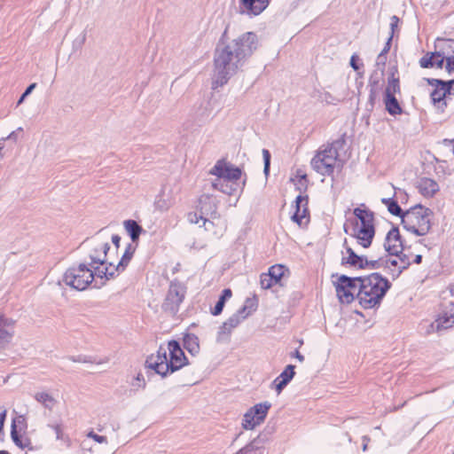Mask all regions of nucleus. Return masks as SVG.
<instances>
[{
	"mask_svg": "<svg viewBox=\"0 0 454 454\" xmlns=\"http://www.w3.org/2000/svg\"><path fill=\"white\" fill-rule=\"evenodd\" d=\"M258 46V36L254 32L244 33L231 40H220L214 56V88L226 84Z\"/></svg>",
	"mask_w": 454,
	"mask_h": 454,
	"instance_id": "1",
	"label": "nucleus"
},
{
	"mask_svg": "<svg viewBox=\"0 0 454 454\" xmlns=\"http://www.w3.org/2000/svg\"><path fill=\"white\" fill-rule=\"evenodd\" d=\"M187 363L184 352L176 340L161 344L156 354L147 357L145 365L156 373L165 377L168 372L181 369Z\"/></svg>",
	"mask_w": 454,
	"mask_h": 454,
	"instance_id": "2",
	"label": "nucleus"
},
{
	"mask_svg": "<svg viewBox=\"0 0 454 454\" xmlns=\"http://www.w3.org/2000/svg\"><path fill=\"white\" fill-rule=\"evenodd\" d=\"M109 236H106L101 230L96 236L87 241L90 247L89 265L94 270L98 278L109 279L114 276V261L111 258V247L109 245Z\"/></svg>",
	"mask_w": 454,
	"mask_h": 454,
	"instance_id": "3",
	"label": "nucleus"
},
{
	"mask_svg": "<svg viewBox=\"0 0 454 454\" xmlns=\"http://www.w3.org/2000/svg\"><path fill=\"white\" fill-rule=\"evenodd\" d=\"M390 286V282L379 273L363 277L356 294L359 303L364 309H372L380 305Z\"/></svg>",
	"mask_w": 454,
	"mask_h": 454,
	"instance_id": "4",
	"label": "nucleus"
},
{
	"mask_svg": "<svg viewBox=\"0 0 454 454\" xmlns=\"http://www.w3.org/2000/svg\"><path fill=\"white\" fill-rule=\"evenodd\" d=\"M433 212L418 204L404 212L402 215V224L405 230L417 235L424 236L431 229Z\"/></svg>",
	"mask_w": 454,
	"mask_h": 454,
	"instance_id": "5",
	"label": "nucleus"
},
{
	"mask_svg": "<svg viewBox=\"0 0 454 454\" xmlns=\"http://www.w3.org/2000/svg\"><path fill=\"white\" fill-rule=\"evenodd\" d=\"M339 144V141H335L324 145L312 158L310 164L317 173L322 176L333 175L338 161L339 153L337 145Z\"/></svg>",
	"mask_w": 454,
	"mask_h": 454,
	"instance_id": "6",
	"label": "nucleus"
},
{
	"mask_svg": "<svg viewBox=\"0 0 454 454\" xmlns=\"http://www.w3.org/2000/svg\"><path fill=\"white\" fill-rule=\"evenodd\" d=\"M97 275L87 263H79L69 267L64 273L62 281L65 285L77 291L85 290Z\"/></svg>",
	"mask_w": 454,
	"mask_h": 454,
	"instance_id": "7",
	"label": "nucleus"
},
{
	"mask_svg": "<svg viewBox=\"0 0 454 454\" xmlns=\"http://www.w3.org/2000/svg\"><path fill=\"white\" fill-rule=\"evenodd\" d=\"M255 309L256 303L252 299H247L245 304L222 325L218 332L217 340L222 341L228 338L231 331Z\"/></svg>",
	"mask_w": 454,
	"mask_h": 454,
	"instance_id": "8",
	"label": "nucleus"
},
{
	"mask_svg": "<svg viewBox=\"0 0 454 454\" xmlns=\"http://www.w3.org/2000/svg\"><path fill=\"white\" fill-rule=\"evenodd\" d=\"M271 404L269 402L257 403L251 407L245 414L242 427L246 430H253L261 425L266 419Z\"/></svg>",
	"mask_w": 454,
	"mask_h": 454,
	"instance_id": "9",
	"label": "nucleus"
},
{
	"mask_svg": "<svg viewBox=\"0 0 454 454\" xmlns=\"http://www.w3.org/2000/svg\"><path fill=\"white\" fill-rule=\"evenodd\" d=\"M410 265L411 259L409 255L403 252L388 254L384 259V267L394 278L399 277Z\"/></svg>",
	"mask_w": 454,
	"mask_h": 454,
	"instance_id": "10",
	"label": "nucleus"
},
{
	"mask_svg": "<svg viewBox=\"0 0 454 454\" xmlns=\"http://www.w3.org/2000/svg\"><path fill=\"white\" fill-rule=\"evenodd\" d=\"M184 287L179 283L172 282L162 304L163 309L171 313L176 312L184 298Z\"/></svg>",
	"mask_w": 454,
	"mask_h": 454,
	"instance_id": "11",
	"label": "nucleus"
},
{
	"mask_svg": "<svg viewBox=\"0 0 454 454\" xmlns=\"http://www.w3.org/2000/svg\"><path fill=\"white\" fill-rule=\"evenodd\" d=\"M211 175L216 176L217 178L224 179L225 181L234 182L238 181L242 175L241 169L232 164L227 163L223 160H218L215 165L210 169Z\"/></svg>",
	"mask_w": 454,
	"mask_h": 454,
	"instance_id": "12",
	"label": "nucleus"
},
{
	"mask_svg": "<svg viewBox=\"0 0 454 454\" xmlns=\"http://www.w3.org/2000/svg\"><path fill=\"white\" fill-rule=\"evenodd\" d=\"M454 326V303L450 302L438 315L434 322L430 325L433 331L447 330Z\"/></svg>",
	"mask_w": 454,
	"mask_h": 454,
	"instance_id": "13",
	"label": "nucleus"
},
{
	"mask_svg": "<svg viewBox=\"0 0 454 454\" xmlns=\"http://www.w3.org/2000/svg\"><path fill=\"white\" fill-rule=\"evenodd\" d=\"M403 242L397 227H392L384 241V250L388 254H396L403 252Z\"/></svg>",
	"mask_w": 454,
	"mask_h": 454,
	"instance_id": "14",
	"label": "nucleus"
},
{
	"mask_svg": "<svg viewBox=\"0 0 454 454\" xmlns=\"http://www.w3.org/2000/svg\"><path fill=\"white\" fill-rule=\"evenodd\" d=\"M14 334V321L0 316V349L5 348Z\"/></svg>",
	"mask_w": 454,
	"mask_h": 454,
	"instance_id": "15",
	"label": "nucleus"
},
{
	"mask_svg": "<svg viewBox=\"0 0 454 454\" xmlns=\"http://www.w3.org/2000/svg\"><path fill=\"white\" fill-rule=\"evenodd\" d=\"M269 0H240L239 9L241 13L247 15H259L268 6Z\"/></svg>",
	"mask_w": 454,
	"mask_h": 454,
	"instance_id": "16",
	"label": "nucleus"
},
{
	"mask_svg": "<svg viewBox=\"0 0 454 454\" xmlns=\"http://www.w3.org/2000/svg\"><path fill=\"white\" fill-rule=\"evenodd\" d=\"M308 199L302 195H298L295 200V212L292 215V220L299 226H302L308 223Z\"/></svg>",
	"mask_w": 454,
	"mask_h": 454,
	"instance_id": "17",
	"label": "nucleus"
},
{
	"mask_svg": "<svg viewBox=\"0 0 454 454\" xmlns=\"http://www.w3.org/2000/svg\"><path fill=\"white\" fill-rule=\"evenodd\" d=\"M435 51L433 55L438 58L450 59L454 57V39L437 38L434 43Z\"/></svg>",
	"mask_w": 454,
	"mask_h": 454,
	"instance_id": "18",
	"label": "nucleus"
},
{
	"mask_svg": "<svg viewBox=\"0 0 454 454\" xmlns=\"http://www.w3.org/2000/svg\"><path fill=\"white\" fill-rule=\"evenodd\" d=\"M199 211L207 218L217 217V206L214 198L208 195H202L199 200Z\"/></svg>",
	"mask_w": 454,
	"mask_h": 454,
	"instance_id": "19",
	"label": "nucleus"
},
{
	"mask_svg": "<svg viewBox=\"0 0 454 454\" xmlns=\"http://www.w3.org/2000/svg\"><path fill=\"white\" fill-rule=\"evenodd\" d=\"M374 235V227H354V236L357 243L364 248L371 246Z\"/></svg>",
	"mask_w": 454,
	"mask_h": 454,
	"instance_id": "20",
	"label": "nucleus"
},
{
	"mask_svg": "<svg viewBox=\"0 0 454 454\" xmlns=\"http://www.w3.org/2000/svg\"><path fill=\"white\" fill-rule=\"evenodd\" d=\"M353 214L357 218V222L355 227H374L373 213L365 207L364 204H362L360 207H356L353 210Z\"/></svg>",
	"mask_w": 454,
	"mask_h": 454,
	"instance_id": "21",
	"label": "nucleus"
},
{
	"mask_svg": "<svg viewBox=\"0 0 454 454\" xmlns=\"http://www.w3.org/2000/svg\"><path fill=\"white\" fill-rule=\"evenodd\" d=\"M435 82L438 85L431 93V98L434 104L440 103L444 99L448 93H450L451 86L454 83V78L447 82L441 80H435Z\"/></svg>",
	"mask_w": 454,
	"mask_h": 454,
	"instance_id": "22",
	"label": "nucleus"
},
{
	"mask_svg": "<svg viewBox=\"0 0 454 454\" xmlns=\"http://www.w3.org/2000/svg\"><path fill=\"white\" fill-rule=\"evenodd\" d=\"M419 192L425 197H433L439 190L438 184L430 178H422L418 184Z\"/></svg>",
	"mask_w": 454,
	"mask_h": 454,
	"instance_id": "23",
	"label": "nucleus"
},
{
	"mask_svg": "<svg viewBox=\"0 0 454 454\" xmlns=\"http://www.w3.org/2000/svg\"><path fill=\"white\" fill-rule=\"evenodd\" d=\"M346 252L348 256L343 255L341 259L342 264L348 263L351 266L363 268V264H366V257L363 255H357L352 248L347 247Z\"/></svg>",
	"mask_w": 454,
	"mask_h": 454,
	"instance_id": "24",
	"label": "nucleus"
},
{
	"mask_svg": "<svg viewBox=\"0 0 454 454\" xmlns=\"http://www.w3.org/2000/svg\"><path fill=\"white\" fill-rule=\"evenodd\" d=\"M135 252V247H133L131 244H129L121 257V259L119 262L114 261V267L111 268V270H114V273L116 271H122L131 260L133 254Z\"/></svg>",
	"mask_w": 454,
	"mask_h": 454,
	"instance_id": "25",
	"label": "nucleus"
},
{
	"mask_svg": "<svg viewBox=\"0 0 454 454\" xmlns=\"http://www.w3.org/2000/svg\"><path fill=\"white\" fill-rule=\"evenodd\" d=\"M212 186L215 190H219L225 194L231 195L236 192L238 184L234 182H229L225 181L224 179L222 180L221 178H216L212 183Z\"/></svg>",
	"mask_w": 454,
	"mask_h": 454,
	"instance_id": "26",
	"label": "nucleus"
},
{
	"mask_svg": "<svg viewBox=\"0 0 454 454\" xmlns=\"http://www.w3.org/2000/svg\"><path fill=\"white\" fill-rule=\"evenodd\" d=\"M363 279V277H357V278H349L345 275H342L338 279V284L341 285L342 286L348 288L352 291H354V294H357L358 289L360 288V283Z\"/></svg>",
	"mask_w": 454,
	"mask_h": 454,
	"instance_id": "27",
	"label": "nucleus"
},
{
	"mask_svg": "<svg viewBox=\"0 0 454 454\" xmlns=\"http://www.w3.org/2000/svg\"><path fill=\"white\" fill-rule=\"evenodd\" d=\"M396 69H394L388 77L387 85L385 90L384 96H395L400 93L399 78L395 77Z\"/></svg>",
	"mask_w": 454,
	"mask_h": 454,
	"instance_id": "28",
	"label": "nucleus"
},
{
	"mask_svg": "<svg viewBox=\"0 0 454 454\" xmlns=\"http://www.w3.org/2000/svg\"><path fill=\"white\" fill-rule=\"evenodd\" d=\"M124 228L133 242L138 240L143 231V228L135 220H126L124 222Z\"/></svg>",
	"mask_w": 454,
	"mask_h": 454,
	"instance_id": "29",
	"label": "nucleus"
},
{
	"mask_svg": "<svg viewBox=\"0 0 454 454\" xmlns=\"http://www.w3.org/2000/svg\"><path fill=\"white\" fill-rule=\"evenodd\" d=\"M335 290L337 296L341 303H350L353 301L355 295H356L354 294V291L346 288L338 283L335 285Z\"/></svg>",
	"mask_w": 454,
	"mask_h": 454,
	"instance_id": "30",
	"label": "nucleus"
},
{
	"mask_svg": "<svg viewBox=\"0 0 454 454\" xmlns=\"http://www.w3.org/2000/svg\"><path fill=\"white\" fill-rule=\"evenodd\" d=\"M384 104L386 110L391 115L400 114L403 111L395 96H384Z\"/></svg>",
	"mask_w": 454,
	"mask_h": 454,
	"instance_id": "31",
	"label": "nucleus"
},
{
	"mask_svg": "<svg viewBox=\"0 0 454 454\" xmlns=\"http://www.w3.org/2000/svg\"><path fill=\"white\" fill-rule=\"evenodd\" d=\"M173 205L169 196H166L164 192L160 193L154 201V207L160 212L168 211Z\"/></svg>",
	"mask_w": 454,
	"mask_h": 454,
	"instance_id": "32",
	"label": "nucleus"
},
{
	"mask_svg": "<svg viewBox=\"0 0 454 454\" xmlns=\"http://www.w3.org/2000/svg\"><path fill=\"white\" fill-rule=\"evenodd\" d=\"M35 398L38 403H42L46 409L50 411H51L57 403V400L51 395L46 392L36 393Z\"/></svg>",
	"mask_w": 454,
	"mask_h": 454,
	"instance_id": "33",
	"label": "nucleus"
},
{
	"mask_svg": "<svg viewBox=\"0 0 454 454\" xmlns=\"http://www.w3.org/2000/svg\"><path fill=\"white\" fill-rule=\"evenodd\" d=\"M382 203L387 207L389 213L394 215L400 216L404 215V212L402 210L401 207L398 203L393 199H382Z\"/></svg>",
	"mask_w": 454,
	"mask_h": 454,
	"instance_id": "34",
	"label": "nucleus"
},
{
	"mask_svg": "<svg viewBox=\"0 0 454 454\" xmlns=\"http://www.w3.org/2000/svg\"><path fill=\"white\" fill-rule=\"evenodd\" d=\"M131 389L130 391L137 392L140 389H145L146 387V382L144 375L141 372H138L136 376H134L129 381Z\"/></svg>",
	"mask_w": 454,
	"mask_h": 454,
	"instance_id": "35",
	"label": "nucleus"
},
{
	"mask_svg": "<svg viewBox=\"0 0 454 454\" xmlns=\"http://www.w3.org/2000/svg\"><path fill=\"white\" fill-rule=\"evenodd\" d=\"M11 437L13 442L21 449H25L29 444V440L27 438H22L19 435L14 423L12 426Z\"/></svg>",
	"mask_w": 454,
	"mask_h": 454,
	"instance_id": "36",
	"label": "nucleus"
},
{
	"mask_svg": "<svg viewBox=\"0 0 454 454\" xmlns=\"http://www.w3.org/2000/svg\"><path fill=\"white\" fill-rule=\"evenodd\" d=\"M382 75H383V69H381L380 74L378 73H374L371 75L370 80H369V86L371 87V90H370L371 98H372V97L375 96V94L379 89L380 81Z\"/></svg>",
	"mask_w": 454,
	"mask_h": 454,
	"instance_id": "37",
	"label": "nucleus"
},
{
	"mask_svg": "<svg viewBox=\"0 0 454 454\" xmlns=\"http://www.w3.org/2000/svg\"><path fill=\"white\" fill-rule=\"evenodd\" d=\"M268 273L272 277L273 280H275V283L278 284L284 276L285 268L280 264L273 265L269 269Z\"/></svg>",
	"mask_w": 454,
	"mask_h": 454,
	"instance_id": "38",
	"label": "nucleus"
},
{
	"mask_svg": "<svg viewBox=\"0 0 454 454\" xmlns=\"http://www.w3.org/2000/svg\"><path fill=\"white\" fill-rule=\"evenodd\" d=\"M187 219L191 223H199L200 221H202V226H204L206 229H207L206 224L207 223H212L200 212V214L198 212L189 213L187 215Z\"/></svg>",
	"mask_w": 454,
	"mask_h": 454,
	"instance_id": "39",
	"label": "nucleus"
},
{
	"mask_svg": "<svg viewBox=\"0 0 454 454\" xmlns=\"http://www.w3.org/2000/svg\"><path fill=\"white\" fill-rule=\"evenodd\" d=\"M294 369H295L294 365H293V364L287 365L286 367V369L280 373V375L278 378L280 379V380H283L286 384H288L295 374Z\"/></svg>",
	"mask_w": 454,
	"mask_h": 454,
	"instance_id": "40",
	"label": "nucleus"
},
{
	"mask_svg": "<svg viewBox=\"0 0 454 454\" xmlns=\"http://www.w3.org/2000/svg\"><path fill=\"white\" fill-rule=\"evenodd\" d=\"M198 339L197 337L192 335H188L184 339V346L190 352H198L199 350V344H198Z\"/></svg>",
	"mask_w": 454,
	"mask_h": 454,
	"instance_id": "41",
	"label": "nucleus"
},
{
	"mask_svg": "<svg viewBox=\"0 0 454 454\" xmlns=\"http://www.w3.org/2000/svg\"><path fill=\"white\" fill-rule=\"evenodd\" d=\"M380 267H384V258L379 257L378 259H370L366 258V264H363L362 269H379Z\"/></svg>",
	"mask_w": 454,
	"mask_h": 454,
	"instance_id": "42",
	"label": "nucleus"
},
{
	"mask_svg": "<svg viewBox=\"0 0 454 454\" xmlns=\"http://www.w3.org/2000/svg\"><path fill=\"white\" fill-rule=\"evenodd\" d=\"M260 284L262 288L269 289L276 283L269 273H262L260 278Z\"/></svg>",
	"mask_w": 454,
	"mask_h": 454,
	"instance_id": "43",
	"label": "nucleus"
},
{
	"mask_svg": "<svg viewBox=\"0 0 454 454\" xmlns=\"http://www.w3.org/2000/svg\"><path fill=\"white\" fill-rule=\"evenodd\" d=\"M437 57V55H433V52L431 54L427 53L424 57H422L419 60V65L423 68H429L434 67V59Z\"/></svg>",
	"mask_w": 454,
	"mask_h": 454,
	"instance_id": "44",
	"label": "nucleus"
},
{
	"mask_svg": "<svg viewBox=\"0 0 454 454\" xmlns=\"http://www.w3.org/2000/svg\"><path fill=\"white\" fill-rule=\"evenodd\" d=\"M262 156H263V161H264L263 172L267 176L270 171V153L267 149H263Z\"/></svg>",
	"mask_w": 454,
	"mask_h": 454,
	"instance_id": "45",
	"label": "nucleus"
},
{
	"mask_svg": "<svg viewBox=\"0 0 454 454\" xmlns=\"http://www.w3.org/2000/svg\"><path fill=\"white\" fill-rule=\"evenodd\" d=\"M224 304L225 301H223V299L219 298L218 301L216 302V304L215 305L214 309L211 311L212 314L214 316L221 314L223 309Z\"/></svg>",
	"mask_w": 454,
	"mask_h": 454,
	"instance_id": "46",
	"label": "nucleus"
},
{
	"mask_svg": "<svg viewBox=\"0 0 454 454\" xmlns=\"http://www.w3.org/2000/svg\"><path fill=\"white\" fill-rule=\"evenodd\" d=\"M87 436L89 438L93 439L94 441H96L98 443H106L107 442V439L106 436L98 435V434H95L93 431L89 432Z\"/></svg>",
	"mask_w": 454,
	"mask_h": 454,
	"instance_id": "47",
	"label": "nucleus"
},
{
	"mask_svg": "<svg viewBox=\"0 0 454 454\" xmlns=\"http://www.w3.org/2000/svg\"><path fill=\"white\" fill-rule=\"evenodd\" d=\"M296 177L300 178V180H299L300 189L306 188L307 183H308L307 175L302 173L301 171L298 170Z\"/></svg>",
	"mask_w": 454,
	"mask_h": 454,
	"instance_id": "48",
	"label": "nucleus"
},
{
	"mask_svg": "<svg viewBox=\"0 0 454 454\" xmlns=\"http://www.w3.org/2000/svg\"><path fill=\"white\" fill-rule=\"evenodd\" d=\"M445 69L450 75L454 76V57L446 59Z\"/></svg>",
	"mask_w": 454,
	"mask_h": 454,
	"instance_id": "49",
	"label": "nucleus"
},
{
	"mask_svg": "<svg viewBox=\"0 0 454 454\" xmlns=\"http://www.w3.org/2000/svg\"><path fill=\"white\" fill-rule=\"evenodd\" d=\"M398 23H399V18L397 16H395V15H393L390 18V28H391V35H392V36L394 35L395 30L397 27Z\"/></svg>",
	"mask_w": 454,
	"mask_h": 454,
	"instance_id": "50",
	"label": "nucleus"
},
{
	"mask_svg": "<svg viewBox=\"0 0 454 454\" xmlns=\"http://www.w3.org/2000/svg\"><path fill=\"white\" fill-rule=\"evenodd\" d=\"M276 385V391L278 394H280L284 387L287 385L285 381L280 380L278 377L275 379L274 382Z\"/></svg>",
	"mask_w": 454,
	"mask_h": 454,
	"instance_id": "51",
	"label": "nucleus"
},
{
	"mask_svg": "<svg viewBox=\"0 0 454 454\" xmlns=\"http://www.w3.org/2000/svg\"><path fill=\"white\" fill-rule=\"evenodd\" d=\"M54 431H55V434H56V438L58 440H62L63 439V433H62V430H61V427H60V425L57 424V425H52V426H50Z\"/></svg>",
	"mask_w": 454,
	"mask_h": 454,
	"instance_id": "52",
	"label": "nucleus"
},
{
	"mask_svg": "<svg viewBox=\"0 0 454 454\" xmlns=\"http://www.w3.org/2000/svg\"><path fill=\"white\" fill-rule=\"evenodd\" d=\"M444 61L446 62V59L445 58L435 57L434 59V67H435L437 68H442Z\"/></svg>",
	"mask_w": 454,
	"mask_h": 454,
	"instance_id": "53",
	"label": "nucleus"
},
{
	"mask_svg": "<svg viewBox=\"0 0 454 454\" xmlns=\"http://www.w3.org/2000/svg\"><path fill=\"white\" fill-rule=\"evenodd\" d=\"M386 60H387V57L386 55H384L383 53H380L377 57V59H376V65L377 66H382L384 67L385 66V63H386Z\"/></svg>",
	"mask_w": 454,
	"mask_h": 454,
	"instance_id": "54",
	"label": "nucleus"
},
{
	"mask_svg": "<svg viewBox=\"0 0 454 454\" xmlns=\"http://www.w3.org/2000/svg\"><path fill=\"white\" fill-rule=\"evenodd\" d=\"M111 239L114 245V252H116L120 246L121 238L118 235H112Z\"/></svg>",
	"mask_w": 454,
	"mask_h": 454,
	"instance_id": "55",
	"label": "nucleus"
},
{
	"mask_svg": "<svg viewBox=\"0 0 454 454\" xmlns=\"http://www.w3.org/2000/svg\"><path fill=\"white\" fill-rule=\"evenodd\" d=\"M231 289H224L222 292V295L220 296L221 299H223V301H226V300L230 299L231 297Z\"/></svg>",
	"mask_w": 454,
	"mask_h": 454,
	"instance_id": "56",
	"label": "nucleus"
},
{
	"mask_svg": "<svg viewBox=\"0 0 454 454\" xmlns=\"http://www.w3.org/2000/svg\"><path fill=\"white\" fill-rule=\"evenodd\" d=\"M350 66L354 70H358L359 66L357 64V57L356 55H353L350 59Z\"/></svg>",
	"mask_w": 454,
	"mask_h": 454,
	"instance_id": "57",
	"label": "nucleus"
},
{
	"mask_svg": "<svg viewBox=\"0 0 454 454\" xmlns=\"http://www.w3.org/2000/svg\"><path fill=\"white\" fill-rule=\"evenodd\" d=\"M36 84L35 83H32L30 84L27 89L26 90L23 92V98H27L32 91L35 88Z\"/></svg>",
	"mask_w": 454,
	"mask_h": 454,
	"instance_id": "58",
	"label": "nucleus"
},
{
	"mask_svg": "<svg viewBox=\"0 0 454 454\" xmlns=\"http://www.w3.org/2000/svg\"><path fill=\"white\" fill-rule=\"evenodd\" d=\"M391 41H392V35H390L387 39V42L386 43V45L385 47L383 48V50L381 51V53H383L384 55H386L389 49H390V43H391Z\"/></svg>",
	"mask_w": 454,
	"mask_h": 454,
	"instance_id": "59",
	"label": "nucleus"
},
{
	"mask_svg": "<svg viewBox=\"0 0 454 454\" xmlns=\"http://www.w3.org/2000/svg\"><path fill=\"white\" fill-rule=\"evenodd\" d=\"M362 440H363V447H362V449H363L364 451H365V450H367V446H368V443H369L371 439H370L369 436L364 435Z\"/></svg>",
	"mask_w": 454,
	"mask_h": 454,
	"instance_id": "60",
	"label": "nucleus"
},
{
	"mask_svg": "<svg viewBox=\"0 0 454 454\" xmlns=\"http://www.w3.org/2000/svg\"><path fill=\"white\" fill-rule=\"evenodd\" d=\"M301 363H302L304 361V356L298 351L296 350L294 352V355Z\"/></svg>",
	"mask_w": 454,
	"mask_h": 454,
	"instance_id": "61",
	"label": "nucleus"
},
{
	"mask_svg": "<svg viewBox=\"0 0 454 454\" xmlns=\"http://www.w3.org/2000/svg\"><path fill=\"white\" fill-rule=\"evenodd\" d=\"M422 261V255L420 254H417L414 258V262L417 263V264H419Z\"/></svg>",
	"mask_w": 454,
	"mask_h": 454,
	"instance_id": "62",
	"label": "nucleus"
},
{
	"mask_svg": "<svg viewBox=\"0 0 454 454\" xmlns=\"http://www.w3.org/2000/svg\"><path fill=\"white\" fill-rule=\"evenodd\" d=\"M72 361H73V362H83V363H85V362H86V360L82 359L81 357H78V358H72Z\"/></svg>",
	"mask_w": 454,
	"mask_h": 454,
	"instance_id": "63",
	"label": "nucleus"
},
{
	"mask_svg": "<svg viewBox=\"0 0 454 454\" xmlns=\"http://www.w3.org/2000/svg\"><path fill=\"white\" fill-rule=\"evenodd\" d=\"M25 98H23V94H22L21 97L20 98L19 101H18V105H20L24 101Z\"/></svg>",
	"mask_w": 454,
	"mask_h": 454,
	"instance_id": "64",
	"label": "nucleus"
}]
</instances>
